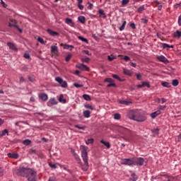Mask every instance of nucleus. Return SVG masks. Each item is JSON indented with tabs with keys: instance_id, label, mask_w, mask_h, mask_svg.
Wrapping results in <instances>:
<instances>
[{
	"instance_id": "obj_1",
	"label": "nucleus",
	"mask_w": 181,
	"mask_h": 181,
	"mask_svg": "<svg viewBox=\"0 0 181 181\" xmlns=\"http://www.w3.org/2000/svg\"><path fill=\"white\" fill-rule=\"evenodd\" d=\"M16 173L18 176L27 177L28 181H36V172L30 168H20Z\"/></svg>"
},
{
	"instance_id": "obj_2",
	"label": "nucleus",
	"mask_w": 181,
	"mask_h": 181,
	"mask_svg": "<svg viewBox=\"0 0 181 181\" xmlns=\"http://www.w3.org/2000/svg\"><path fill=\"white\" fill-rule=\"evenodd\" d=\"M118 131L122 135H124L122 138L126 142H130V144L135 142V139H136V134H135V132H132L124 127H119Z\"/></svg>"
},
{
	"instance_id": "obj_3",
	"label": "nucleus",
	"mask_w": 181,
	"mask_h": 181,
	"mask_svg": "<svg viewBox=\"0 0 181 181\" xmlns=\"http://www.w3.org/2000/svg\"><path fill=\"white\" fill-rule=\"evenodd\" d=\"M127 116L130 119H134V121H136L137 122L146 121V116L144 112L139 110H130Z\"/></svg>"
},
{
	"instance_id": "obj_4",
	"label": "nucleus",
	"mask_w": 181,
	"mask_h": 181,
	"mask_svg": "<svg viewBox=\"0 0 181 181\" xmlns=\"http://www.w3.org/2000/svg\"><path fill=\"white\" fill-rule=\"evenodd\" d=\"M88 149V147L83 146L81 151V157L85 163L84 168H83V170H88V153H87Z\"/></svg>"
},
{
	"instance_id": "obj_5",
	"label": "nucleus",
	"mask_w": 181,
	"mask_h": 181,
	"mask_svg": "<svg viewBox=\"0 0 181 181\" xmlns=\"http://www.w3.org/2000/svg\"><path fill=\"white\" fill-rule=\"evenodd\" d=\"M148 163V159H145L144 158H134V165H136L137 166H144V165H146Z\"/></svg>"
},
{
	"instance_id": "obj_6",
	"label": "nucleus",
	"mask_w": 181,
	"mask_h": 181,
	"mask_svg": "<svg viewBox=\"0 0 181 181\" xmlns=\"http://www.w3.org/2000/svg\"><path fill=\"white\" fill-rule=\"evenodd\" d=\"M55 81L61 85V87H62V88H66L67 87V82L64 81L63 78L60 77H57L55 78Z\"/></svg>"
},
{
	"instance_id": "obj_7",
	"label": "nucleus",
	"mask_w": 181,
	"mask_h": 181,
	"mask_svg": "<svg viewBox=\"0 0 181 181\" xmlns=\"http://www.w3.org/2000/svg\"><path fill=\"white\" fill-rule=\"evenodd\" d=\"M122 165H128L131 166L134 165V158H124L122 160Z\"/></svg>"
},
{
	"instance_id": "obj_8",
	"label": "nucleus",
	"mask_w": 181,
	"mask_h": 181,
	"mask_svg": "<svg viewBox=\"0 0 181 181\" xmlns=\"http://www.w3.org/2000/svg\"><path fill=\"white\" fill-rule=\"evenodd\" d=\"M10 21H11V23H8L9 28H11V27H12V26H14V28H16V29H18V30L20 32V33H22V32H23L22 29H21V28H19V26H18V25H16V23H16V20L10 19Z\"/></svg>"
},
{
	"instance_id": "obj_9",
	"label": "nucleus",
	"mask_w": 181,
	"mask_h": 181,
	"mask_svg": "<svg viewBox=\"0 0 181 181\" xmlns=\"http://www.w3.org/2000/svg\"><path fill=\"white\" fill-rule=\"evenodd\" d=\"M157 59L159 60V62L165 63V64H168V63H169V60H168V58L163 55L157 56Z\"/></svg>"
},
{
	"instance_id": "obj_10",
	"label": "nucleus",
	"mask_w": 181,
	"mask_h": 181,
	"mask_svg": "<svg viewBox=\"0 0 181 181\" xmlns=\"http://www.w3.org/2000/svg\"><path fill=\"white\" fill-rule=\"evenodd\" d=\"M76 67L80 69V70H83V71H88L90 69L88 66H87V65H84L83 64H78Z\"/></svg>"
},
{
	"instance_id": "obj_11",
	"label": "nucleus",
	"mask_w": 181,
	"mask_h": 181,
	"mask_svg": "<svg viewBox=\"0 0 181 181\" xmlns=\"http://www.w3.org/2000/svg\"><path fill=\"white\" fill-rule=\"evenodd\" d=\"M51 52L52 54H54L55 56H59V49H57V47L55 45H52L51 47Z\"/></svg>"
},
{
	"instance_id": "obj_12",
	"label": "nucleus",
	"mask_w": 181,
	"mask_h": 181,
	"mask_svg": "<svg viewBox=\"0 0 181 181\" xmlns=\"http://www.w3.org/2000/svg\"><path fill=\"white\" fill-rule=\"evenodd\" d=\"M7 46H8L9 49L11 50H13L14 52H18V47H16V45L13 42H8Z\"/></svg>"
},
{
	"instance_id": "obj_13",
	"label": "nucleus",
	"mask_w": 181,
	"mask_h": 181,
	"mask_svg": "<svg viewBox=\"0 0 181 181\" xmlns=\"http://www.w3.org/2000/svg\"><path fill=\"white\" fill-rule=\"evenodd\" d=\"M7 156L8 158H11V159H18L19 158V154L16 153H8L7 154Z\"/></svg>"
},
{
	"instance_id": "obj_14",
	"label": "nucleus",
	"mask_w": 181,
	"mask_h": 181,
	"mask_svg": "<svg viewBox=\"0 0 181 181\" xmlns=\"http://www.w3.org/2000/svg\"><path fill=\"white\" fill-rule=\"evenodd\" d=\"M138 88H142L143 87H148L149 88L151 87V85H149V82L144 81L141 85L137 86Z\"/></svg>"
},
{
	"instance_id": "obj_15",
	"label": "nucleus",
	"mask_w": 181,
	"mask_h": 181,
	"mask_svg": "<svg viewBox=\"0 0 181 181\" xmlns=\"http://www.w3.org/2000/svg\"><path fill=\"white\" fill-rule=\"evenodd\" d=\"M160 114H161L160 110H158L157 111L151 113V118L155 119L158 117V115H160Z\"/></svg>"
},
{
	"instance_id": "obj_16",
	"label": "nucleus",
	"mask_w": 181,
	"mask_h": 181,
	"mask_svg": "<svg viewBox=\"0 0 181 181\" xmlns=\"http://www.w3.org/2000/svg\"><path fill=\"white\" fill-rule=\"evenodd\" d=\"M47 33H49V35H50L51 36H58L59 33L56 32V31H53L50 29H48L47 30Z\"/></svg>"
},
{
	"instance_id": "obj_17",
	"label": "nucleus",
	"mask_w": 181,
	"mask_h": 181,
	"mask_svg": "<svg viewBox=\"0 0 181 181\" xmlns=\"http://www.w3.org/2000/svg\"><path fill=\"white\" fill-rule=\"evenodd\" d=\"M100 143L103 144V145H105V146L107 147V149H110V148H111V144L108 141H105L104 140H101Z\"/></svg>"
},
{
	"instance_id": "obj_18",
	"label": "nucleus",
	"mask_w": 181,
	"mask_h": 181,
	"mask_svg": "<svg viewBox=\"0 0 181 181\" xmlns=\"http://www.w3.org/2000/svg\"><path fill=\"white\" fill-rule=\"evenodd\" d=\"M90 115H91V112H90V110H85L83 112V117L85 118H90Z\"/></svg>"
},
{
	"instance_id": "obj_19",
	"label": "nucleus",
	"mask_w": 181,
	"mask_h": 181,
	"mask_svg": "<svg viewBox=\"0 0 181 181\" xmlns=\"http://www.w3.org/2000/svg\"><path fill=\"white\" fill-rule=\"evenodd\" d=\"M65 22L67 25H70V26H74V23L73 22V20H71V18H67Z\"/></svg>"
},
{
	"instance_id": "obj_20",
	"label": "nucleus",
	"mask_w": 181,
	"mask_h": 181,
	"mask_svg": "<svg viewBox=\"0 0 181 181\" xmlns=\"http://www.w3.org/2000/svg\"><path fill=\"white\" fill-rule=\"evenodd\" d=\"M159 131H160V129H159V128H156V129H152L151 132L154 136H156V135L159 134Z\"/></svg>"
},
{
	"instance_id": "obj_21",
	"label": "nucleus",
	"mask_w": 181,
	"mask_h": 181,
	"mask_svg": "<svg viewBox=\"0 0 181 181\" xmlns=\"http://www.w3.org/2000/svg\"><path fill=\"white\" fill-rule=\"evenodd\" d=\"M73 156L77 160L78 163H81V160L80 159V156H78L77 153H74Z\"/></svg>"
},
{
	"instance_id": "obj_22",
	"label": "nucleus",
	"mask_w": 181,
	"mask_h": 181,
	"mask_svg": "<svg viewBox=\"0 0 181 181\" xmlns=\"http://www.w3.org/2000/svg\"><path fill=\"white\" fill-rule=\"evenodd\" d=\"M123 73L124 74H125L126 76H132V71L127 69H123Z\"/></svg>"
},
{
	"instance_id": "obj_23",
	"label": "nucleus",
	"mask_w": 181,
	"mask_h": 181,
	"mask_svg": "<svg viewBox=\"0 0 181 181\" xmlns=\"http://www.w3.org/2000/svg\"><path fill=\"white\" fill-rule=\"evenodd\" d=\"M119 104H123L124 105H129V104H132V102L128 101V100H119Z\"/></svg>"
},
{
	"instance_id": "obj_24",
	"label": "nucleus",
	"mask_w": 181,
	"mask_h": 181,
	"mask_svg": "<svg viewBox=\"0 0 181 181\" xmlns=\"http://www.w3.org/2000/svg\"><path fill=\"white\" fill-rule=\"evenodd\" d=\"M161 85L163 86V87H166L167 88H170V87H172V85H170V83H169L168 82H163Z\"/></svg>"
},
{
	"instance_id": "obj_25",
	"label": "nucleus",
	"mask_w": 181,
	"mask_h": 181,
	"mask_svg": "<svg viewBox=\"0 0 181 181\" xmlns=\"http://www.w3.org/2000/svg\"><path fill=\"white\" fill-rule=\"evenodd\" d=\"M129 180H132V181H136V180H138V177H137L136 175H135V174H132Z\"/></svg>"
},
{
	"instance_id": "obj_26",
	"label": "nucleus",
	"mask_w": 181,
	"mask_h": 181,
	"mask_svg": "<svg viewBox=\"0 0 181 181\" xmlns=\"http://www.w3.org/2000/svg\"><path fill=\"white\" fill-rule=\"evenodd\" d=\"M78 21L81 23H86V17L81 16L78 17Z\"/></svg>"
},
{
	"instance_id": "obj_27",
	"label": "nucleus",
	"mask_w": 181,
	"mask_h": 181,
	"mask_svg": "<svg viewBox=\"0 0 181 181\" xmlns=\"http://www.w3.org/2000/svg\"><path fill=\"white\" fill-rule=\"evenodd\" d=\"M83 98H84V100H86V101H91V97H90V95L87 94L83 95Z\"/></svg>"
},
{
	"instance_id": "obj_28",
	"label": "nucleus",
	"mask_w": 181,
	"mask_h": 181,
	"mask_svg": "<svg viewBox=\"0 0 181 181\" xmlns=\"http://www.w3.org/2000/svg\"><path fill=\"white\" fill-rule=\"evenodd\" d=\"M23 145H25L26 146H28V145H30V144H32V141L29 140V139H25L23 141Z\"/></svg>"
},
{
	"instance_id": "obj_29",
	"label": "nucleus",
	"mask_w": 181,
	"mask_h": 181,
	"mask_svg": "<svg viewBox=\"0 0 181 181\" xmlns=\"http://www.w3.org/2000/svg\"><path fill=\"white\" fill-rule=\"evenodd\" d=\"M144 11H145V6H140L138 9H137V12L139 13H142V12H144Z\"/></svg>"
},
{
	"instance_id": "obj_30",
	"label": "nucleus",
	"mask_w": 181,
	"mask_h": 181,
	"mask_svg": "<svg viewBox=\"0 0 181 181\" xmlns=\"http://www.w3.org/2000/svg\"><path fill=\"white\" fill-rule=\"evenodd\" d=\"M172 84L174 87H177L179 86V81L177 79L173 80Z\"/></svg>"
},
{
	"instance_id": "obj_31",
	"label": "nucleus",
	"mask_w": 181,
	"mask_h": 181,
	"mask_svg": "<svg viewBox=\"0 0 181 181\" xmlns=\"http://www.w3.org/2000/svg\"><path fill=\"white\" fill-rule=\"evenodd\" d=\"M59 101V103H63V104H66V99H64L63 95H60Z\"/></svg>"
},
{
	"instance_id": "obj_32",
	"label": "nucleus",
	"mask_w": 181,
	"mask_h": 181,
	"mask_svg": "<svg viewBox=\"0 0 181 181\" xmlns=\"http://www.w3.org/2000/svg\"><path fill=\"white\" fill-rule=\"evenodd\" d=\"M86 145H90L91 144H94V139H88L86 141Z\"/></svg>"
},
{
	"instance_id": "obj_33",
	"label": "nucleus",
	"mask_w": 181,
	"mask_h": 181,
	"mask_svg": "<svg viewBox=\"0 0 181 181\" xmlns=\"http://www.w3.org/2000/svg\"><path fill=\"white\" fill-rule=\"evenodd\" d=\"M39 97L42 101H46V95L45 93L40 94Z\"/></svg>"
},
{
	"instance_id": "obj_34",
	"label": "nucleus",
	"mask_w": 181,
	"mask_h": 181,
	"mask_svg": "<svg viewBox=\"0 0 181 181\" xmlns=\"http://www.w3.org/2000/svg\"><path fill=\"white\" fill-rule=\"evenodd\" d=\"M78 38L79 39V40L85 42V43H88V40H87V38H84L82 36H78Z\"/></svg>"
},
{
	"instance_id": "obj_35",
	"label": "nucleus",
	"mask_w": 181,
	"mask_h": 181,
	"mask_svg": "<svg viewBox=\"0 0 181 181\" xmlns=\"http://www.w3.org/2000/svg\"><path fill=\"white\" fill-rule=\"evenodd\" d=\"M125 26H127V21H124L122 26L119 28V30L122 31L125 29Z\"/></svg>"
},
{
	"instance_id": "obj_36",
	"label": "nucleus",
	"mask_w": 181,
	"mask_h": 181,
	"mask_svg": "<svg viewBox=\"0 0 181 181\" xmlns=\"http://www.w3.org/2000/svg\"><path fill=\"white\" fill-rule=\"evenodd\" d=\"M49 166L52 168V169H57V164H53L52 163H49Z\"/></svg>"
},
{
	"instance_id": "obj_37",
	"label": "nucleus",
	"mask_w": 181,
	"mask_h": 181,
	"mask_svg": "<svg viewBox=\"0 0 181 181\" xmlns=\"http://www.w3.org/2000/svg\"><path fill=\"white\" fill-rule=\"evenodd\" d=\"M117 59V57L114 56V55H110L107 57V60H109V62H112V60Z\"/></svg>"
},
{
	"instance_id": "obj_38",
	"label": "nucleus",
	"mask_w": 181,
	"mask_h": 181,
	"mask_svg": "<svg viewBox=\"0 0 181 181\" xmlns=\"http://www.w3.org/2000/svg\"><path fill=\"white\" fill-rule=\"evenodd\" d=\"M99 14L100 15V16H102V18H106L105 13H104V10H99Z\"/></svg>"
},
{
	"instance_id": "obj_39",
	"label": "nucleus",
	"mask_w": 181,
	"mask_h": 181,
	"mask_svg": "<svg viewBox=\"0 0 181 181\" xmlns=\"http://www.w3.org/2000/svg\"><path fill=\"white\" fill-rule=\"evenodd\" d=\"M141 23H144V25H148V22H149V21L146 18H141Z\"/></svg>"
},
{
	"instance_id": "obj_40",
	"label": "nucleus",
	"mask_w": 181,
	"mask_h": 181,
	"mask_svg": "<svg viewBox=\"0 0 181 181\" xmlns=\"http://www.w3.org/2000/svg\"><path fill=\"white\" fill-rule=\"evenodd\" d=\"M174 35L175 37H180L181 36V32L179 30H177L175 33Z\"/></svg>"
},
{
	"instance_id": "obj_41",
	"label": "nucleus",
	"mask_w": 181,
	"mask_h": 181,
	"mask_svg": "<svg viewBox=\"0 0 181 181\" xmlns=\"http://www.w3.org/2000/svg\"><path fill=\"white\" fill-rule=\"evenodd\" d=\"M114 118L115 119H121V115H119V113H115L114 115Z\"/></svg>"
},
{
	"instance_id": "obj_42",
	"label": "nucleus",
	"mask_w": 181,
	"mask_h": 181,
	"mask_svg": "<svg viewBox=\"0 0 181 181\" xmlns=\"http://www.w3.org/2000/svg\"><path fill=\"white\" fill-rule=\"evenodd\" d=\"M75 128H78V129H83V130H84V129H86V126H80V125H78V124H76V125H75Z\"/></svg>"
},
{
	"instance_id": "obj_43",
	"label": "nucleus",
	"mask_w": 181,
	"mask_h": 181,
	"mask_svg": "<svg viewBox=\"0 0 181 181\" xmlns=\"http://www.w3.org/2000/svg\"><path fill=\"white\" fill-rule=\"evenodd\" d=\"M85 107L86 108H88V110H94V107H93L90 104H87V105H85Z\"/></svg>"
},
{
	"instance_id": "obj_44",
	"label": "nucleus",
	"mask_w": 181,
	"mask_h": 181,
	"mask_svg": "<svg viewBox=\"0 0 181 181\" xmlns=\"http://www.w3.org/2000/svg\"><path fill=\"white\" fill-rule=\"evenodd\" d=\"M158 110H159V111H165V110H166V106L159 105Z\"/></svg>"
},
{
	"instance_id": "obj_45",
	"label": "nucleus",
	"mask_w": 181,
	"mask_h": 181,
	"mask_svg": "<svg viewBox=\"0 0 181 181\" xmlns=\"http://www.w3.org/2000/svg\"><path fill=\"white\" fill-rule=\"evenodd\" d=\"M50 103L52 105H56L57 104V101L54 98L50 99Z\"/></svg>"
},
{
	"instance_id": "obj_46",
	"label": "nucleus",
	"mask_w": 181,
	"mask_h": 181,
	"mask_svg": "<svg viewBox=\"0 0 181 181\" xmlns=\"http://www.w3.org/2000/svg\"><path fill=\"white\" fill-rule=\"evenodd\" d=\"M71 59V54H69L66 57L65 60H66V62H70Z\"/></svg>"
},
{
	"instance_id": "obj_47",
	"label": "nucleus",
	"mask_w": 181,
	"mask_h": 181,
	"mask_svg": "<svg viewBox=\"0 0 181 181\" xmlns=\"http://www.w3.org/2000/svg\"><path fill=\"white\" fill-rule=\"evenodd\" d=\"M81 60H82V62H84L85 63H90V58H88V57L82 58Z\"/></svg>"
},
{
	"instance_id": "obj_48",
	"label": "nucleus",
	"mask_w": 181,
	"mask_h": 181,
	"mask_svg": "<svg viewBox=\"0 0 181 181\" xmlns=\"http://www.w3.org/2000/svg\"><path fill=\"white\" fill-rule=\"evenodd\" d=\"M112 77L113 78H116V80H118L119 81H122V79H121V78H119V76H118L117 75L113 74Z\"/></svg>"
},
{
	"instance_id": "obj_49",
	"label": "nucleus",
	"mask_w": 181,
	"mask_h": 181,
	"mask_svg": "<svg viewBox=\"0 0 181 181\" xmlns=\"http://www.w3.org/2000/svg\"><path fill=\"white\" fill-rule=\"evenodd\" d=\"M37 42H39L40 43H41L42 45H45V40H43V38L39 37L37 38Z\"/></svg>"
},
{
	"instance_id": "obj_50",
	"label": "nucleus",
	"mask_w": 181,
	"mask_h": 181,
	"mask_svg": "<svg viewBox=\"0 0 181 181\" xmlns=\"http://www.w3.org/2000/svg\"><path fill=\"white\" fill-rule=\"evenodd\" d=\"M8 129H4V131H3V132H2V134L0 135V136H5V135H6V134H8Z\"/></svg>"
},
{
	"instance_id": "obj_51",
	"label": "nucleus",
	"mask_w": 181,
	"mask_h": 181,
	"mask_svg": "<svg viewBox=\"0 0 181 181\" xmlns=\"http://www.w3.org/2000/svg\"><path fill=\"white\" fill-rule=\"evenodd\" d=\"M105 81H106L107 83H114V80H112V78H105Z\"/></svg>"
},
{
	"instance_id": "obj_52",
	"label": "nucleus",
	"mask_w": 181,
	"mask_h": 181,
	"mask_svg": "<svg viewBox=\"0 0 181 181\" xmlns=\"http://www.w3.org/2000/svg\"><path fill=\"white\" fill-rule=\"evenodd\" d=\"M122 60H124L125 62H129L131 60V58L128 56H124L123 58H122Z\"/></svg>"
},
{
	"instance_id": "obj_53",
	"label": "nucleus",
	"mask_w": 181,
	"mask_h": 181,
	"mask_svg": "<svg viewBox=\"0 0 181 181\" xmlns=\"http://www.w3.org/2000/svg\"><path fill=\"white\" fill-rule=\"evenodd\" d=\"M74 87H76V88H81L83 87V85L78 84L77 83H74Z\"/></svg>"
},
{
	"instance_id": "obj_54",
	"label": "nucleus",
	"mask_w": 181,
	"mask_h": 181,
	"mask_svg": "<svg viewBox=\"0 0 181 181\" xmlns=\"http://www.w3.org/2000/svg\"><path fill=\"white\" fill-rule=\"evenodd\" d=\"M122 4L123 6L128 5V4H129V0H122Z\"/></svg>"
},
{
	"instance_id": "obj_55",
	"label": "nucleus",
	"mask_w": 181,
	"mask_h": 181,
	"mask_svg": "<svg viewBox=\"0 0 181 181\" xmlns=\"http://www.w3.org/2000/svg\"><path fill=\"white\" fill-rule=\"evenodd\" d=\"M107 87L110 88V87H117V85L115 83H109Z\"/></svg>"
},
{
	"instance_id": "obj_56",
	"label": "nucleus",
	"mask_w": 181,
	"mask_h": 181,
	"mask_svg": "<svg viewBox=\"0 0 181 181\" xmlns=\"http://www.w3.org/2000/svg\"><path fill=\"white\" fill-rule=\"evenodd\" d=\"M162 47H163V49H166L167 47H170V45L168 44H166V43H163L162 44Z\"/></svg>"
},
{
	"instance_id": "obj_57",
	"label": "nucleus",
	"mask_w": 181,
	"mask_h": 181,
	"mask_svg": "<svg viewBox=\"0 0 181 181\" xmlns=\"http://www.w3.org/2000/svg\"><path fill=\"white\" fill-rule=\"evenodd\" d=\"M83 52L85 53V54H87L88 56H91V53H90V51L88 50H83Z\"/></svg>"
},
{
	"instance_id": "obj_58",
	"label": "nucleus",
	"mask_w": 181,
	"mask_h": 181,
	"mask_svg": "<svg viewBox=\"0 0 181 181\" xmlns=\"http://www.w3.org/2000/svg\"><path fill=\"white\" fill-rule=\"evenodd\" d=\"M136 78L137 80H139V81L142 80V75H141V74H138L136 75Z\"/></svg>"
},
{
	"instance_id": "obj_59",
	"label": "nucleus",
	"mask_w": 181,
	"mask_h": 181,
	"mask_svg": "<svg viewBox=\"0 0 181 181\" xmlns=\"http://www.w3.org/2000/svg\"><path fill=\"white\" fill-rule=\"evenodd\" d=\"M29 81H30L31 83H35V77H33V76H30V77H29Z\"/></svg>"
},
{
	"instance_id": "obj_60",
	"label": "nucleus",
	"mask_w": 181,
	"mask_h": 181,
	"mask_svg": "<svg viewBox=\"0 0 181 181\" xmlns=\"http://www.w3.org/2000/svg\"><path fill=\"white\" fill-rule=\"evenodd\" d=\"M130 27L132 28V29H136V25L134 23L130 24Z\"/></svg>"
},
{
	"instance_id": "obj_61",
	"label": "nucleus",
	"mask_w": 181,
	"mask_h": 181,
	"mask_svg": "<svg viewBox=\"0 0 181 181\" xmlns=\"http://www.w3.org/2000/svg\"><path fill=\"white\" fill-rule=\"evenodd\" d=\"M24 57H25V59H30V55H29V54H28V53H25Z\"/></svg>"
},
{
	"instance_id": "obj_62",
	"label": "nucleus",
	"mask_w": 181,
	"mask_h": 181,
	"mask_svg": "<svg viewBox=\"0 0 181 181\" xmlns=\"http://www.w3.org/2000/svg\"><path fill=\"white\" fill-rule=\"evenodd\" d=\"M48 181H57L55 177H50Z\"/></svg>"
},
{
	"instance_id": "obj_63",
	"label": "nucleus",
	"mask_w": 181,
	"mask_h": 181,
	"mask_svg": "<svg viewBox=\"0 0 181 181\" xmlns=\"http://www.w3.org/2000/svg\"><path fill=\"white\" fill-rule=\"evenodd\" d=\"M29 153H36V150L31 148L29 150Z\"/></svg>"
},
{
	"instance_id": "obj_64",
	"label": "nucleus",
	"mask_w": 181,
	"mask_h": 181,
	"mask_svg": "<svg viewBox=\"0 0 181 181\" xmlns=\"http://www.w3.org/2000/svg\"><path fill=\"white\" fill-rule=\"evenodd\" d=\"M168 181H175V177H168Z\"/></svg>"
}]
</instances>
